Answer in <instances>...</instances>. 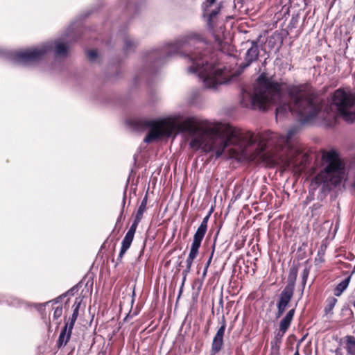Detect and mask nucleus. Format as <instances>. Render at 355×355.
Here are the masks:
<instances>
[{"label": "nucleus", "instance_id": "obj_3", "mask_svg": "<svg viewBox=\"0 0 355 355\" xmlns=\"http://www.w3.org/2000/svg\"><path fill=\"white\" fill-rule=\"evenodd\" d=\"M206 39L202 31H189L177 37L174 42L163 44L162 46L146 51L143 57L146 64H160L174 55L180 54L187 59L190 66L189 73L196 74L207 88H216L218 85L230 81L225 68L213 61L207 51L203 52L195 49L189 50L197 44H206Z\"/></svg>", "mask_w": 355, "mask_h": 355}, {"label": "nucleus", "instance_id": "obj_21", "mask_svg": "<svg viewBox=\"0 0 355 355\" xmlns=\"http://www.w3.org/2000/svg\"><path fill=\"white\" fill-rule=\"evenodd\" d=\"M347 352L349 355H354V352L352 349L351 345H355V338L353 336H347Z\"/></svg>", "mask_w": 355, "mask_h": 355}, {"label": "nucleus", "instance_id": "obj_27", "mask_svg": "<svg viewBox=\"0 0 355 355\" xmlns=\"http://www.w3.org/2000/svg\"><path fill=\"white\" fill-rule=\"evenodd\" d=\"M50 302H46L44 304H35V308L37 309V310H40L43 306H44L46 304H49Z\"/></svg>", "mask_w": 355, "mask_h": 355}, {"label": "nucleus", "instance_id": "obj_32", "mask_svg": "<svg viewBox=\"0 0 355 355\" xmlns=\"http://www.w3.org/2000/svg\"><path fill=\"white\" fill-rule=\"evenodd\" d=\"M336 355H343V354L340 351L336 350Z\"/></svg>", "mask_w": 355, "mask_h": 355}, {"label": "nucleus", "instance_id": "obj_4", "mask_svg": "<svg viewBox=\"0 0 355 355\" xmlns=\"http://www.w3.org/2000/svg\"><path fill=\"white\" fill-rule=\"evenodd\" d=\"M282 97V84L262 73L255 85L242 89L241 104L246 108L264 111L279 103Z\"/></svg>", "mask_w": 355, "mask_h": 355}, {"label": "nucleus", "instance_id": "obj_20", "mask_svg": "<svg viewBox=\"0 0 355 355\" xmlns=\"http://www.w3.org/2000/svg\"><path fill=\"white\" fill-rule=\"evenodd\" d=\"M133 239H134L133 236L125 234V235L122 241V243H121V247L126 248V249H129Z\"/></svg>", "mask_w": 355, "mask_h": 355}, {"label": "nucleus", "instance_id": "obj_1", "mask_svg": "<svg viewBox=\"0 0 355 355\" xmlns=\"http://www.w3.org/2000/svg\"><path fill=\"white\" fill-rule=\"evenodd\" d=\"M126 123L135 131L148 129L144 139L147 144L163 137L187 133L191 137V148L214 153L216 158L220 157L230 146H234L246 159L263 161L271 165L279 164L283 155L270 153L269 148H274L277 151L287 154V134L282 135L265 131L254 135L228 123L201 119L186 112H176L157 119L135 118Z\"/></svg>", "mask_w": 355, "mask_h": 355}, {"label": "nucleus", "instance_id": "obj_26", "mask_svg": "<svg viewBox=\"0 0 355 355\" xmlns=\"http://www.w3.org/2000/svg\"><path fill=\"white\" fill-rule=\"evenodd\" d=\"M308 275H309L308 269H306V268L304 269L303 272H302V277H303V280L304 282L306 281V278L308 277Z\"/></svg>", "mask_w": 355, "mask_h": 355}, {"label": "nucleus", "instance_id": "obj_33", "mask_svg": "<svg viewBox=\"0 0 355 355\" xmlns=\"http://www.w3.org/2000/svg\"><path fill=\"white\" fill-rule=\"evenodd\" d=\"M125 195H124L123 199V206L125 205Z\"/></svg>", "mask_w": 355, "mask_h": 355}, {"label": "nucleus", "instance_id": "obj_30", "mask_svg": "<svg viewBox=\"0 0 355 355\" xmlns=\"http://www.w3.org/2000/svg\"><path fill=\"white\" fill-rule=\"evenodd\" d=\"M75 289H76V287H73L72 288H71V289L68 291V293H71V295H73V291H74Z\"/></svg>", "mask_w": 355, "mask_h": 355}, {"label": "nucleus", "instance_id": "obj_11", "mask_svg": "<svg viewBox=\"0 0 355 355\" xmlns=\"http://www.w3.org/2000/svg\"><path fill=\"white\" fill-rule=\"evenodd\" d=\"M224 334L225 333L223 332V329H218L217 330L211 343V352L213 355H216L222 349Z\"/></svg>", "mask_w": 355, "mask_h": 355}, {"label": "nucleus", "instance_id": "obj_17", "mask_svg": "<svg viewBox=\"0 0 355 355\" xmlns=\"http://www.w3.org/2000/svg\"><path fill=\"white\" fill-rule=\"evenodd\" d=\"M147 200H148V194L146 193V196H144V198L142 199L139 207H138V209L135 214L136 217H137L140 219H142L143 214L146 209Z\"/></svg>", "mask_w": 355, "mask_h": 355}, {"label": "nucleus", "instance_id": "obj_23", "mask_svg": "<svg viewBox=\"0 0 355 355\" xmlns=\"http://www.w3.org/2000/svg\"><path fill=\"white\" fill-rule=\"evenodd\" d=\"M87 55L90 61H94L97 58V52L96 50H89L87 52Z\"/></svg>", "mask_w": 355, "mask_h": 355}, {"label": "nucleus", "instance_id": "obj_5", "mask_svg": "<svg viewBox=\"0 0 355 355\" xmlns=\"http://www.w3.org/2000/svg\"><path fill=\"white\" fill-rule=\"evenodd\" d=\"M73 33V28L69 26L62 37L53 42L48 41L36 47L15 52L13 60L18 64L30 66L42 60L52 50L55 57H66L68 54L69 44L75 40Z\"/></svg>", "mask_w": 355, "mask_h": 355}, {"label": "nucleus", "instance_id": "obj_7", "mask_svg": "<svg viewBox=\"0 0 355 355\" xmlns=\"http://www.w3.org/2000/svg\"><path fill=\"white\" fill-rule=\"evenodd\" d=\"M210 216V214L206 216L198 227L194 236L193 240L191 245L189 257L186 260V268L183 270L184 275L183 282L186 279V276L190 272L193 261L198 254V250L200 247L201 242L206 234L207 230V223Z\"/></svg>", "mask_w": 355, "mask_h": 355}, {"label": "nucleus", "instance_id": "obj_36", "mask_svg": "<svg viewBox=\"0 0 355 355\" xmlns=\"http://www.w3.org/2000/svg\"><path fill=\"white\" fill-rule=\"evenodd\" d=\"M293 355H300L298 350H297Z\"/></svg>", "mask_w": 355, "mask_h": 355}, {"label": "nucleus", "instance_id": "obj_14", "mask_svg": "<svg viewBox=\"0 0 355 355\" xmlns=\"http://www.w3.org/2000/svg\"><path fill=\"white\" fill-rule=\"evenodd\" d=\"M72 329L69 328V326L64 325V328L61 331L58 340V347H61L62 346H64L69 342L71 335Z\"/></svg>", "mask_w": 355, "mask_h": 355}, {"label": "nucleus", "instance_id": "obj_10", "mask_svg": "<svg viewBox=\"0 0 355 355\" xmlns=\"http://www.w3.org/2000/svg\"><path fill=\"white\" fill-rule=\"evenodd\" d=\"M251 46L249 48L245 55V62L241 64V68L245 69L252 63L257 61L259 55V48L257 41L252 40L250 42Z\"/></svg>", "mask_w": 355, "mask_h": 355}, {"label": "nucleus", "instance_id": "obj_13", "mask_svg": "<svg viewBox=\"0 0 355 355\" xmlns=\"http://www.w3.org/2000/svg\"><path fill=\"white\" fill-rule=\"evenodd\" d=\"M0 303H6L9 306L15 307H22L27 304L23 300L13 296H3L0 297Z\"/></svg>", "mask_w": 355, "mask_h": 355}, {"label": "nucleus", "instance_id": "obj_29", "mask_svg": "<svg viewBox=\"0 0 355 355\" xmlns=\"http://www.w3.org/2000/svg\"><path fill=\"white\" fill-rule=\"evenodd\" d=\"M67 294H63L62 295H60L59 297L56 298L55 300H54L53 302H54V303H58V300L59 299H61L62 297H64L66 296Z\"/></svg>", "mask_w": 355, "mask_h": 355}, {"label": "nucleus", "instance_id": "obj_28", "mask_svg": "<svg viewBox=\"0 0 355 355\" xmlns=\"http://www.w3.org/2000/svg\"><path fill=\"white\" fill-rule=\"evenodd\" d=\"M213 254H214V251L211 252V254L210 255L208 261H207L205 267L209 268L210 263L211 261V259H212Z\"/></svg>", "mask_w": 355, "mask_h": 355}, {"label": "nucleus", "instance_id": "obj_15", "mask_svg": "<svg viewBox=\"0 0 355 355\" xmlns=\"http://www.w3.org/2000/svg\"><path fill=\"white\" fill-rule=\"evenodd\" d=\"M80 305V301H78V300L76 299L74 302V304L73 305V309L72 315L69 319V322H67L65 324L66 325L69 326V328L70 329H73L74 324L77 320V318L78 316Z\"/></svg>", "mask_w": 355, "mask_h": 355}, {"label": "nucleus", "instance_id": "obj_37", "mask_svg": "<svg viewBox=\"0 0 355 355\" xmlns=\"http://www.w3.org/2000/svg\"><path fill=\"white\" fill-rule=\"evenodd\" d=\"M352 305H353L354 308L355 309V300L354 301Z\"/></svg>", "mask_w": 355, "mask_h": 355}, {"label": "nucleus", "instance_id": "obj_19", "mask_svg": "<svg viewBox=\"0 0 355 355\" xmlns=\"http://www.w3.org/2000/svg\"><path fill=\"white\" fill-rule=\"evenodd\" d=\"M141 220V219L135 216L134 221L132 223L131 226L130 227L128 231L126 232V234L134 236L136 230H137V227Z\"/></svg>", "mask_w": 355, "mask_h": 355}, {"label": "nucleus", "instance_id": "obj_6", "mask_svg": "<svg viewBox=\"0 0 355 355\" xmlns=\"http://www.w3.org/2000/svg\"><path fill=\"white\" fill-rule=\"evenodd\" d=\"M322 158L327 164L324 171L319 173L313 180L312 184L318 185L321 183H331L336 186L338 185L344 175V166H343L337 153L334 150H330Z\"/></svg>", "mask_w": 355, "mask_h": 355}, {"label": "nucleus", "instance_id": "obj_8", "mask_svg": "<svg viewBox=\"0 0 355 355\" xmlns=\"http://www.w3.org/2000/svg\"><path fill=\"white\" fill-rule=\"evenodd\" d=\"M221 8V3H217L216 0H205L202 4V17L206 22L208 30L211 32L214 31Z\"/></svg>", "mask_w": 355, "mask_h": 355}, {"label": "nucleus", "instance_id": "obj_16", "mask_svg": "<svg viewBox=\"0 0 355 355\" xmlns=\"http://www.w3.org/2000/svg\"><path fill=\"white\" fill-rule=\"evenodd\" d=\"M138 44V42L133 38L126 37L124 38V51L126 53L133 51Z\"/></svg>", "mask_w": 355, "mask_h": 355}, {"label": "nucleus", "instance_id": "obj_35", "mask_svg": "<svg viewBox=\"0 0 355 355\" xmlns=\"http://www.w3.org/2000/svg\"><path fill=\"white\" fill-rule=\"evenodd\" d=\"M281 334H282V333H280V334H279V331H278V333H277V336H279L280 338H282V336H281Z\"/></svg>", "mask_w": 355, "mask_h": 355}, {"label": "nucleus", "instance_id": "obj_38", "mask_svg": "<svg viewBox=\"0 0 355 355\" xmlns=\"http://www.w3.org/2000/svg\"><path fill=\"white\" fill-rule=\"evenodd\" d=\"M194 94L198 95V92H196Z\"/></svg>", "mask_w": 355, "mask_h": 355}, {"label": "nucleus", "instance_id": "obj_18", "mask_svg": "<svg viewBox=\"0 0 355 355\" xmlns=\"http://www.w3.org/2000/svg\"><path fill=\"white\" fill-rule=\"evenodd\" d=\"M338 300L336 297H329L327 300V306L324 308V311L326 313H331L335 305L336 304Z\"/></svg>", "mask_w": 355, "mask_h": 355}, {"label": "nucleus", "instance_id": "obj_22", "mask_svg": "<svg viewBox=\"0 0 355 355\" xmlns=\"http://www.w3.org/2000/svg\"><path fill=\"white\" fill-rule=\"evenodd\" d=\"M62 314V307L57 306L54 309L53 319H58Z\"/></svg>", "mask_w": 355, "mask_h": 355}, {"label": "nucleus", "instance_id": "obj_24", "mask_svg": "<svg viewBox=\"0 0 355 355\" xmlns=\"http://www.w3.org/2000/svg\"><path fill=\"white\" fill-rule=\"evenodd\" d=\"M128 249H126V248H124L123 247H121V250H120V252H119V254L118 256V258H117V263H119V262H121V259L123 257V255L125 254V253L126 252V251L128 250Z\"/></svg>", "mask_w": 355, "mask_h": 355}, {"label": "nucleus", "instance_id": "obj_12", "mask_svg": "<svg viewBox=\"0 0 355 355\" xmlns=\"http://www.w3.org/2000/svg\"><path fill=\"white\" fill-rule=\"evenodd\" d=\"M295 309H292L289 310L286 315L282 318V320L279 322V334H281V336H284L289 327L291 326V322L293 319L295 315Z\"/></svg>", "mask_w": 355, "mask_h": 355}, {"label": "nucleus", "instance_id": "obj_31", "mask_svg": "<svg viewBox=\"0 0 355 355\" xmlns=\"http://www.w3.org/2000/svg\"><path fill=\"white\" fill-rule=\"evenodd\" d=\"M207 269H208V268L205 267V269L203 270V274H202L203 277H205L206 275L207 272Z\"/></svg>", "mask_w": 355, "mask_h": 355}, {"label": "nucleus", "instance_id": "obj_34", "mask_svg": "<svg viewBox=\"0 0 355 355\" xmlns=\"http://www.w3.org/2000/svg\"><path fill=\"white\" fill-rule=\"evenodd\" d=\"M189 103L193 104L194 103V99L193 98L190 99L189 100Z\"/></svg>", "mask_w": 355, "mask_h": 355}, {"label": "nucleus", "instance_id": "obj_25", "mask_svg": "<svg viewBox=\"0 0 355 355\" xmlns=\"http://www.w3.org/2000/svg\"><path fill=\"white\" fill-rule=\"evenodd\" d=\"M221 326L219 329H223V332L225 333L226 329V320L225 316H223L220 321Z\"/></svg>", "mask_w": 355, "mask_h": 355}, {"label": "nucleus", "instance_id": "obj_2", "mask_svg": "<svg viewBox=\"0 0 355 355\" xmlns=\"http://www.w3.org/2000/svg\"><path fill=\"white\" fill-rule=\"evenodd\" d=\"M288 103H279L276 108V118L288 114L295 116L302 124L323 121L327 125L335 121L337 115L346 122L355 121V96L343 89H336L329 104L322 105L312 99L311 87L308 84L293 85L287 88Z\"/></svg>", "mask_w": 355, "mask_h": 355}, {"label": "nucleus", "instance_id": "obj_9", "mask_svg": "<svg viewBox=\"0 0 355 355\" xmlns=\"http://www.w3.org/2000/svg\"><path fill=\"white\" fill-rule=\"evenodd\" d=\"M294 288V284H288L281 292L279 297V300L277 303V318H280L286 311V306H288V304H289L293 297Z\"/></svg>", "mask_w": 355, "mask_h": 355}]
</instances>
